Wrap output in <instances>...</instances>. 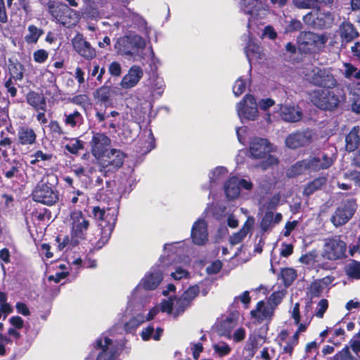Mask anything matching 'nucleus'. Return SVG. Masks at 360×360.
<instances>
[{
  "mask_svg": "<svg viewBox=\"0 0 360 360\" xmlns=\"http://www.w3.org/2000/svg\"><path fill=\"white\" fill-rule=\"evenodd\" d=\"M240 10L248 15V35L247 45L245 48L246 56L251 63L258 62L264 58L265 54L262 48L255 41L253 37L255 34H259V20H263L270 13V7L266 0H239Z\"/></svg>",
  "mask_w": 360,
  "mask_h": 360,
  "instance_id": "1",
  "label": "nucleus"
},
{
  "mask_svg": "<svg viewBox=\"0 0 360 360\" xmlns=\"http://www.w3.org/2000/svg\"><path fill=\"white\" fill-rule=\"evenodd\" d=\"M181 246L182 243L181 242L165 244L164 246L165 255H162L160 258V264L159 266H153L146 272L134 292H136L140 288H143L146 290H153L156 289L162 281L164 267L170 265L171 259L169 258L170 257L169 254L179 253V250Z\"/></svg>",
  "mask_w": 360,
  "mask_h": 360,
  "instance_id": "2",
  "label": "nucleus"
},
{
  "mask_svg": "<svg viewBox=\"0 0 360 360\" xmlns=\"http://www.w3.org/2000/svg\"><path fill=\"white\" fill-rule=\"evenodd\" d=\"M92 213L101 229V236L96 243L92 242L91 239L89 242L94 249L99 250L108 243L111 236L117 221V209L110 207L104 210L94 207Z\"/></svg>",
  "mask_w": 360,
  "mask_h": 360,
  "instance_id": "3",
  "label": "nucleus"
},
{
  "mask_svg": "<svg viewBox=\"0 0 360 360\" xmlns=\"http://www.w3.org/2000/svg\"><path fill=\"white\" fill-rule=\"evenodd\" d=\"M333 164V158L331 155L323 152L309 156L307 158L297 162L288 170V176H295L304 172H318L321 169H326Z\"/></svg>",
  "mask_w": 360,
  "mask_h": 360,
  "instance_id": "4",
  "label": "nucleus"
},
{
  "mask_svg": "<svg viewBox=\"0 0 360 360\" xmlns=\"http://www.w3.org/2000/svg\"><path fill=\"white\" fill-rule=\"evenodd\" d=\"M146 45V41L143 37L136 34L130 33L117 39L115 49L121 56L138 60L141 58L139 52L144 49Z\"/></svg>",
  "mask_w": 360,
  "mask_h": 360,
  "instance_id": "5",
  "label": "nucleus"
},
{
  "mask_svg": "<svg viewBox=\"0 0 360 360\" xmlns=\"http://www.w3.org/2000/svg\"><path fill=\"white\" fill-rule=\"evenodd\" d=\"M47 7L51 16L66 27H72L79 22V14L63 3L50 0Z\"/></svg>",
  "mask_w": 360,
  "mask_h": 360,
  "instance_id": "6",
  "label": "nucleus"
},
{
  "mask_svg": "<svg viewBox=\"0 0 360 360\" xmlns=\"http://www.w3.org/2000/svg\"><path fill=\"white\" fill-rule=\"evenodd\" d=\"M56 179V176L53 174L44 175L32 192L33 200L49 206L54 205L59 198L50 181H54Z\"/></svg>",
  "mask_w": 360,
  "mask_h": 360,
  "instance_id": "7",
  "label": "nucleus"
},
{
  "mask_svg": "<svg viewBox=\"0 0 360 360\" xmlns=\"http://www.w3.org/2000/svg\"><path fill=\"white\" fill-rule=\"evenodd\" d=\"M68 223L71 228L70 243L74 246L86 240V235L89 227V221L79 210L71 212Z\"/></svg>",
  "mask_w": 360,
  "mask_h": 360,
  "instance_id": "8",
  "label": "nucleus"
},
{
  "mask_svg": "<svg viewBox=\"0 0 360 360\" xmlns=\"http://www.w3.org/2000/svg\"><path fill=\"white\" fill-rule=\"evenodd\" d=\"M272 151L273 146L266 139L255 138L250 142V153L252 157L255 159L266 158L265 161L260 165L262 169H266L269 167L277 164V158L270 155Z\"/></svg>",
  "mask_w": 360,
  "mask_h": 360,
  "instance_id": "9",
  "label": "nucleus"
},
{
  "mask_svg": "<svg viewBox=\"0 0 360 360\" xmlns=\"http://www.w3.org/2000/svg\"><path fill=\"white\" fill-rule=\"evenodd\" d=\"M305 79L309 82L325 88H333L337 82L329 70L309 65L302 71Z\"/></svg>",
  "mask_w": 360,
  "mask_h": 360,
  "instance_id": "10",
  "label": "nucleus"
},
{
  "mask_svg": "<svg viewBox=\"0 0 360 360\" xmlns=\"http://www.w3.org/2000/svg\"><path fill=\"white\" fill-rule=\"evenodd\" d=\"M311 101L320 109L333 110L336 108L343 99L334 91L328 90H316L310 94Z\"/></svg>",
  "mask_w": 360,
  "mask_h": 360,
  "instance_id": "11",
  "label": "nucleus"
},
{
  "mask_svg": "<svg viewBox=\"0 0 360 360\" xmlns=\"http://www.w3.org/2000/svg\"><path fill=\"white\" fill-rule=\"evenodd\" d=\"M236 110L240 120L255 121L259 117L258 105L254 96L246 94L236 103Z\"/></svg>",
  "mask_w": 360,
  "mask_h": 360,
  "instance_id": "12",
  "label": "nucleus"
},
{
  "mask_svg": "<svg viewBox=\"0 0 360 360\" xmlns=\"http://www.w3.org/2000/svg\"><path fill=\"white\" fill-rule=\"evenodd\" d=\"M346 249V243L339 236L328 238L324 240L322 255L328 259L336 260L345 256Z\"/></svg>",
  "mask_w": 360,
  "mask_h": 360,
  "instance_id": "13",
  "label": "nucleus"
},
{
  "mask_svg": "<svg viewBox=\"0 0 360 360\" xmlns=\"http://www.w3.org/2000/svg\"><path fill=\"white\" fill-rule=\"evenodd\" d=\"M356 210L354 200H348L342 202L335 211L331 217V222L336 227L346 224L354 215Z\"/></svg>",
  "mask_w": 360,
  "mask_h": 360,
  "instance_id": "14",
  "label": "nucleus"
},
{
  "mask_svg": "<svg viewBox=\"0 0 360 360\" xmlns=\"http://www.w3.org/2000/svg\"><path fill=\"white\" fill-rule=\"evenodd\" d=\"M125 154L120 150L111 149L108 151L98 162L105 172H115L124 163Z\"/></svg>",
  "mask_w": 360,
  "mask_h": 360,
  "instance_id": "15",
  "label": "nucleus"
},
{
  "mask_svg": "<svg viewBox=\"0 0 360 360\" xmlns=\"http://www.w3.org/2000/svg\"><path fill=\"white\" fill-rule=\"evenodd\" d=\"M95 347L99 349L96 360H115L117 353V345L106 336L96 340Z\"/></svg>",
  "mask_w": 360,
  "mask_h": 360,
  "instance_id": "16",
  "label": "nucleus"
},
{
  "mask_svg": "<svg viewBox=\"0 0 360 360\" xmlns=\"http://www.w3.org/2000/svg\"><path fill=\"white\" fill-rule=\"evenodd\" d=\"M190 306L181 296L169 297L161 302V311L174 317L181 315Z\"/></svg>",
  "mask_w": 360,
  "mask_h": 360,
  "instance_id": "17",
  "label": "nucleus"
},
{
  "mask_svg": "<svg viewBox=\"0 0 360 360\" xmlns=\"http://www.w3.org/2000/svg\"><path fill=\"white\" fill-rule=\"evenodd\" d=\"M314 139V134L311 130L293 132L285 139V146L292 149L309 145Z\"/></svg>",
  "mask_w": 360,
  "mask_h": 360,
  "instance_id": "18",
  "label": "nucleus"
},
{
  "mask_svg": "<svg viewBox=\"0 0 360 360\" xmlns=\"http://www.w3.org/2000/svg\"><path fill=\"white\" fill-rule=\"evenodd\" d=\"M74 50L86 60H92L96 56V50L84 36L77 33L71 40Z\"/></svg>",
  "mask_w": 360,
  "mask_h": 360,
  "instance_id": "19",
  "label": "nucleus"
},
{
  "mask_svg": "<svg viewBox=\"0 0 360 360\" xmlns=\"http://www.w3.org/2000/svg\"><path fill=\"white\" fill-rule=\"evenodd\" d=\"M110 139L104 134L96 133L90 142L92 155L98 160L108 151Z\"/></svg>",
  "mask_w": 360,
  "mask_h": 360,
  "instance_id": "20",
  "label": "nucleus"
},
{
  "mask_svg": "<svg viewBox=\"0 0 360 360\" xmlns=\"http://www.w3.org/2000/svg\"><path fill=\"white\" fill-rule=\"evenodd\" d=\"M327 41L326 35L317 34L311 32H302L298 37L300 44L308 46V50L323 48Z\"/></svg>",
  "mask_w": 360,
  "mask_h": 360,
  "instance_id": "21",
  "label": "nucleus"
},
{
  "mask_svg": "<svg viewBox=\"0 0 360 360\" xmlns=\"http://www.w3.org/2000/svg\"><path fill=\"white\" fill-rule=\"evenodd\" d=\"M191 237L193 243L197 245H204L208 240L207 222L202 219L196 220L193 224Z\"/></svg>",
  "mask_w": 360,
  "mask_h": 360,
  "instance_id": "22",
  "label": "nucleus"
},
{
  "mask_svg": "<svg viewBox=\"0 0 360 360\" xmlns=\"http://www.w3.org/2000/svg\"><path fill=\"white\" fill-rule=\"evenodd\" d=\"M143 76V69L139 65H132L122 77L120 85L124 89H131L138 84Z\"/></svg>",
  "mask_w": 360,
  "mask_h": 360,
  "instance_id": "23",
  "label": "nucleus"
},
{
  "mask_svg": "<svg viewBox=\"0 0 360 360\" xmlns=\"http://www.w3.org/2000/svg\"><path fill=\"white\" fill-rule=\"evenodd\" d=\"M274 307L260 301L257 303L256 309L252 310L250 314L257 323H261L264 321L269 323L274 316Z\"/></svg>",
  "mask_w": 360,
  "mask_h": 360,
  "instance_id": "24",
  "label": "nucleus"
},
{
  "mask_svg": "<svg viewBox=\"0 0 360 360\" xmlns=\"http://www.w3.org/2000/svg\"><path fill=\"white\" fill-rule=\"evenodd\" d=\"M290 312L291 318L294 321V323L297 326V329L293 335H297V338L299 339L300 335L302 333L305 332L310 324L312 316L311 314L307 315L306 317L302 319L300 316L299 303H296Z\"/></svg>",
  "mask_w": 360,
  "mask_h": 360,
  "instance_id": "25",
  "label": "nucleus"
},
{
  "mask_svg": "<svg viewBox=\"0 0 360 360\" xmlns=\"http://www.w3.org/2000/svg\"><path fill=\"white\" fill-rule=\"evenodd\" d=\"M278 110L282 120L288 122H298L302 117L301 109L297 106L281 105Z\"/></svg>",
  "mask_w": 360,
  "mask_h": 360,
  "instance_id": "26",
  "label": "nucleus"
},
{
  "mask_svg": "<svg viewBox=\"0 0 360 360\" xmlns=\"http://www.w3.org/2000/svg\"><path fill=\"white\" fill-rule=\"evenodd\" d=\"M37 134L34 130L27 126H21L17 131V143L23 146H32L36 143Z\"/></svg>",
  "mask_w": 360,
  "mask_h": 360,
  "instance_id": "27",
  "label": "nucleus"
},
{
  "mask_svg": "<svg viewBox=\"0 0 360 360\" xmlns=\"http://www.w3.org/2000/svg\"><path fill=\"white\" fill-rule=\"evenodd\" d=\"M118 116L119 113L117 111H112L107 115L101 112L96 113V117L98 122L102 123L101 127L104 129H112V131H117L120 125V120L117 118Z\"/></svg>",
  "mask_w": 360,
  "mask_h": 360,
  "instance_id": "28",
  "label": "nucleus"
},
{
  "mask_svg": "<svg viewBox=\"0 0 360 360\" xmlns=\"http://www.w3.org/2000/svg\"><path fill=\"white\" fill-rule=\"evenodd\" d=\"M20 336L18 329L12 326L8 329L6 334L0 333V356H6L8 352L6 346L12 345L13 340H18Z\"/></svg>",
  "mask_w": 360,
  "mask_h": 360,
  "instance_id": "29",
  "label": "nucleus"
},
{
  "mask_svg": "<svg viewBox=\"0 0 360 360\" xmlns=\"http://www.w3.org/2000/svg\"><path fill=\"white\" fill-rule=\"evenodd\" d=\"M338 33L342 42L349 43L359 37V32L352 23L343 21L338 29Z\"/></svg>",
  "mask_w": 360,
  "mask_h": 360,
  "instance_id": "30",
  "label": "nucleus"
},
{
  "mask_svg": "<svg viewBox=\"0 0 360 360\" xmlns=\"http://www.w3.org/2000/svg\"><path fill=\"white\" fill-rule=\"evenodd\" d=\"M253 224L254 219L252 217H248L241 229L230 236V243L234 245L242 242L247 236Z\"/></svg>",
  "mask_w": 360,
  "mask_h": 360,
  "instance_id": "31",
  "label": "nucleus"
},
{
  "mask_svg": "<svg viewBox=\"0 0 360 360\" xmlns=\"http://www.w3.org/2000/svg\"><path fill=\"white\" fill-rule=\"evenodd\" d=\"M224 192L229 200L236 199L240 195L238 177L233 176L229 179L224 184Z\"/></svg>",
  "mask_w": 360,
  "mask_h": 360,
  "instance_id": "32",
  "label": "nucleus"
},
{
  "mask_svg": "<svg viewBox=\"0 0 360 360\" xmlns=\"http://www.w3.org/2000/svg\"><path fill=\"white\" fill-rule=\"evenodd\" d=\"M346 150L349 152L354 151L360 143L359 127H354L347 134L345 139Z\"/></svg>",
  "mask_w": 360,
  "mask_h": 360,
  "instance_id": "33",
  "label": "nucleus"
},
{
  "mask_svg": "<svg viewBox=\"0 0 360 360\" xmlns=\"http://www.w3.org/2000/svg\"><path fill=\"white\" fill-rule=\"evenodd\" d=\"M327 181V178L326 176H319L314 179L307 184L303 190V194L309 196L313 194L315 191L321 189Z\"/></svg>",
  "mask_w": 360,
  "mask_h": 360,
  "instance_id": "34",
  "label": "nucleus"
},
{
  "mask_svg": "<svg viewBox=\"0 0 360 360\" xmlns=\"http://www.w3.org/2000/svg\"><path fill=\"white\" fill-rule=\"evenodd\" d=\"M64 123L72 128L77 127L83 123V117L77 110L70 113L65 112Z\"/></svg>",
  "mask_w": 360,
  "mask_h": 360,
  "instance_id": "35",
  "label": "nucleus"
},
{
  "mask_svg": "<svg viewBox=\"0 0 360 360\" xmlns=\"http://www.w3.org/2000/svg\"><path fill=\"white\" fill-rule=\"evenodd\" d=\"M43 33L41 29L30 25L27 27V33L25 36V40L27 44H36Z\"/></svg>",
  "mask_w": 360,
  "mask_h": 360,
  "instance_id": "36",
  "label": "nucleus"
},
{
  "mask_svg": "<svg viewBox=\"0 0 360 360\" xmlns=\"http://www.w3.org/2000/svg\"><path fill=\"white\" fill-rule=\"evenodd\" d=\"M250 83V78L249 75L245 77H240L237 79L233 86V92L236 96L241 95L246 89L247 86Z\"/></svg>",
  "mask_w": 360,
  "mask_h": 360,
  "instance_id": "37",
  "label": "nucleus"
},
{
  "mask_svg": "<svg viewBox=\"0 0 360 360\" xmlns=\"http://www.w3.org/2000/svg\"><path fill=\"white\" fill-rule=\"evenodd\" d=\"M27 102L37 110H45L46 103L44 98L41 95L32 92L27 95Z\"/></svg>",
  "mask_w": 360,
  "mask_h": 360,
  "instance_id": "38",
  "label": "nucleus"
},
{
  "mask_svg": "<svg viewBox=\"0 0 360 360\" xmlns=\"http://www.w3.org/2000/svg\"><path fill=\"white\" fill-rule=\"evenodd\" d=\"M162 332L163 330L160 328H157L155 330L153 326H149L142 330L141 335L144 341H147L150 338L155 340H159Z\"/></svg>",
  "mask_w": 360,
  "mask_h": 360,
  "instance_id": "39",
  "label": "nucleus"
},
{
  "mask_svg": "<svg viewBox=\"0 0 360 360\" xmlns=\"http://www.w3.org/2000/svg\"><path fill=\"white\" fill-rule=\"evenodd\" d=\"M212 347L214 354L219 358L229 355L231 351V347L224 341L214 342Z\"/></svg>",
  "mask_w": 360,
  "mask_h": 360,
  "instance_id": "40",
  "label": "nucleus"
},
{
  "mask_svg": "<svg viewBox=\"0 0 360 360\" xmlns=\"http://www.w3.org/2000/svg\"><path fill=\"white\" fill-rule=\"evenodd\" d=\"M228 173V170L224 167H217L209 174V178L211 186L218 184Z\"/></svg>",
  "mask_w": 360,
  "mask_h": 360,
  "instance_id": "41",
  "label": "nucleus"
},
{
  "mask_svg": "<svg viewBox=\"0 0 360 360\" xmlns=\"http://www.w3.org/2000/svg\"><path fill=\"white\" fill-rule=\"evenodd\" d=\"M8 70L11 77L16 80H21L23 77L24 68L18 61L9 60Z\"/></svg>",
  "mask_w": 360,
  "mask_h": 360,
  "instance_id": "42",
  "label": "nucleus"
},
{
  "mask_svg": "<svg viewBox=\"0 0 360 360\" xmlns=\"http://www.w3.org/2000/svg\"><path fill=\"white\" fill-rule=\"evenodd\" d=\"M110 89L107 86H102L96 90L94 94V97L105 106L108 105L110 103Z\"/></svg>",
  "mask_w": 360,
  "mask_h": 360,
  "instance_id": "43",
  "label": "nucleus"
},
{
  "mask_svg": "<svg viewBox=\"0 0 360 360\" xmlns=\"http://www.w3.org/2000/svg\"><path fill=\"white\" fill-rule=\"evenodd\" d=\"M346 274L352 279H360V262L352 260L345 266Z\"/></svg>",
  "mask_w": 360,
  "mask_h": 360,
  "instance_id": "44",
  "label": "nucleus"
},
{
  "mask_svg": "<svg viewBox=\"0 0 360 360\" xmlns=\"http://www.w3.org/2000/svg\"><path fill=\"white\" fill-rule=\"evenodd\" d=\"M165 84L162 77H155L150 84V91L153 96H161L165 91Z\"/></svg>",
  "mask_w": 360,
  "mask_h": 360,
  "instance_id": "45",
  "label": "nucleus"
},
{
  "mask_svg": "<svg viewBox=\"0 0 360 360\" xmlns=\"http://www.w3.org/2000/svg\"><path fill=\"white\" fill-rule=\"evenodd\" d=\"M237 325L236 317L234 314L229 316L222 323V327L224 329V336L228 339H231V331Z\"/></svg>",
  "mask_w": 360,
  "mask_h": 360,
  "instance_id": "46",
  "label": "nucleus"
},
{
  "mask_svg": "<svg viewBox=\"0 0 360 360\" xmlns=\"http://www.w3.org/2000/svg\"><path fill=\"white\" fill-rule=\"evenodd\" d=\"M318 25L321 27H330L334 22V17L332 13H320L317 16Z\"/></svg>",
  "mask_w": 360,
  "mask_h": 360,
  "instance_id": "47",
  "label": "nucleus"
},
{
  "mask_svg": "<svg viewBox=\"0 0 360 360\" xmlns=\"http://www.w3.org/2000/svg\"><path fill=\"white\" fill-rule=\"evenodd\" d=\"M122 17L125 19H129L135 24L143 25L145 23L141 16L129 8H125Z\"/></svg>",
  "mask_w": 360,
  "mask_h": 360,
  "instance_id": "48",
  "label": "nucleus"
},
{
  "mask_svg": "<svg viewBox=\"0 0 360 360\" xmlns=\"http://www.w3.org/2000/svg\"><path fill=\"white\" fill-rule=\"evenodd\" d=\"M83 148L82 141L77 139H71L68 143L65 145V149L72 153L76 154L79 150Z\"/></svg>",
  "mask_w": 360,
  "mask_h": 360,
  "instance_id": "49",
  "label": "nucleus"
},
{
  "mask_svg": "<svg viewBox=\"0 0 360 360\" xmlns=\"http://www.w3.org/2000/svg\"><path fill=\"white\" fill-rule=\"evenodd\" d=\"M199 293V288L197 285L190 287L186 291H185L181 297L185 301L188 302V305H191V302Z\"/></svg>",
  "mask_w": 360,
  "mask_h": 360,
  "instance_id": "50",
  "label": "nucleus"
},
{
  "mask_svg": "<svg viewBox=\"0 0 360 360\" xmlns=\"http://www.w3.org/2000/svg\"><path fill=\"white\" fill-rule=\"evenodd\" d=\"M281 276L285 285H290L296 278V273L294 269L286 268L281 271Z\"/></svg>",
  "mask_w": 360,
  "mask_h": 360,
  "instance_id": "51",
  "label": "nucleus"
},
{
  "mask_svg": "<svg viewBox=\"0 0 360 360\" xmlns=\"http://www.w3.org/2000/svg\"><path fill=\"white\" fill-rule=\"evenodd\" d=\"M40 329L37 327H32L30 325L27 324L25 326V338L27 342L32 343L37 338L39 333Z\"/></svg>",
  "mask_w": 360,
  "mask_h": 360,
  "instance_id": "52",
  "label": "nucleus"
},
{
  "mask_svg": "<svg viewBox=\"0 0 360 360\" xmlns=\"http://www.w3.org/2000/svg\"><path fill=\"white\" fill-rule=\"evenodd\" d=\"M189 276V272L187 269L180 266L175 268V271L171 273V276L176 281L187 278Z\"/></svg>",
  "mask_w": 360,
  "mask_h": 360,
  "instance_id": "53",
  "label": "nucleus"
},
{
  "mask_svg": "<svg viewBox=\"0 0 360 360\" xmlns=\"http://www.w3.org/2000/svg\"><path fill=\"white\" fill-rule=\"evenodd\" d=\"M285 295V292L283 291H277L273 292L271 296L269 298L267 304H271L273 307H274V309H276V306L281 303V300H283V297Z\"/></svg>",
  "mask_w": 360,
  "mask_h": 360,
  "instance_id": "54",
  "label": "nucleus"
},
{
  "mask_svg": "<svg viewBox=\"0 0 360 360\" xmlns=\"http://www.w3.org/2000/svg\"><path fill=\"white\" fill-rule=\"evenodd\" d=\"M70 102L85 108L89 104V98L86 94H79L70 98Z\"/></svg>",
  "mask_w": 360,
  "mask_h": 360,
  "instance_id": "55",
  "label": "nucleus"
},
{
  "mask_svg": "<svg viewBox=\"0 0 360 360\" xmlns=\"http://www.w3.org/2000/svg\"><path fill=\"white\" fill-rule=\"evenodd\" d=\"M259 37L262 39L268 38L269 39H275L277 37V33L274 28L271 25L266 26L259 33Z\"/></svg>",
  "mask_w": 360,
  "mask_h": 360,
  "instance_id": "56",
  "label": "nucleus"
},
{
  "mask_svg": "<svg viewBox=\"0 0 360 360\" xmlns=\"http://www.w3.org/2000/svg\"><path fill=\"white\" fill-rule=\"evenodd\" d=\"M344 178L349 181H353V183L360 187V172L351 171L344 173Z\"/></svg>",
  "mask_w": 360,
  "mask_h": 360,
  "instance_id": "57",
  "label": "nucleus"
},
{
  "mask_svg": "<svg viewBox=\"0 0 360 360\" xmlns=\"http://www.w3.org/2000/svg\"><path fill=\"white\" fill-rule=\"evenodd\" d=\"M274 220V213L272 212H268L265 214L264 218L261 221V228L263 231L268 230Z\"/></svg>",
  "mask_w": 360,
  "mask_h": 360,
  "instance_id": "58",
  "label": "nucleus"
},
{
  "mask_svg": "<svg viewBox=\"0 0 360 360\" xmlns=\"http://www.w3.org/2000/svg\"><path fill=\"white\" fill-rule=\"evenodd\" d=\"M298 338L297 335H292V337L286 342V345L283 346L284 352L291 354L295 345L298 343Z\"/></svg>",
  "mask_w": 360,
  "mask_h": 360,
  "instance_id": "59",
  "label": "nucleus"
},
{
  "mask_svg": "<svg viewBox=\"0 0 360 360\" xmlns=\"http://www.w3.org/2000/svg\"><path fill=\"white\" fill-rule=\"evenodd\" d=\"M335 360H355L351 354L349 348L345 347L335 356Z\"/></svg>",
  "mask_w": 360,
  "mask_h": 360,
  "instance_id": "60",
  "label": "nucleus"
},
{
  "mask_svg": "<svg viewBox=\"0 0 360 360\" xmlns=\"http://www.w3.org/2000/svg\"><path fill=\"white\" fill-rule=\"evenodd\" d=\"M295 6L299 8H311L316 4V0H293Z\"/></svg>",
  "mask_w": 360,
  "mask_h": 360,
  "instance_id": "61",
  "label": "nucleus"
},
{
  "mask_svg": "<svg viewBox=\"0 0 360 360\" xmlns=\"http://www.w3.org/2000/svg\"><path fill=\"white\" fill-rule=\"evenodd\" d=\"M328 307V303L327 300L322 299L318 303L317 309H316L315 315L318 318H322L325 311L327 310Z\"/></svg>",
  "mask_w": 360,
  "mask_h": 360,
  "instance_id": "62",
  "label": "nucleus"
},
{
  "mask_svg": "<svg viewBox=\"0 0 360 360\" xmlns=\"http://www.w3.org/2000/svg\"><path fill=\"white\" fill-rule=\"evenodd\" d=\"M48 52L44 49H39L34 52L33 58L37 63H44L48 58Z\"/></svg>",
  "mask_w": 360,
  "mask_h": 360,
  "instance_id": "63",
  "label": "nucleus"
},
{
  "mask_svg": "<svg viewBox=\"0 0 360 360\" xmlns=\"http://www.w3.org/2000/svg\"><path fill=\"white\" fill-rule=\"evenodd\" d=\"M221 267V262L219 260H216L207 266L206 271L208 274H215L220 271Z\"/></svg>",
  "mask_w": 360,
  "mask_h": 360,
  "instance_id": "64",
  "label": "nucleus"
}]
</instances>
